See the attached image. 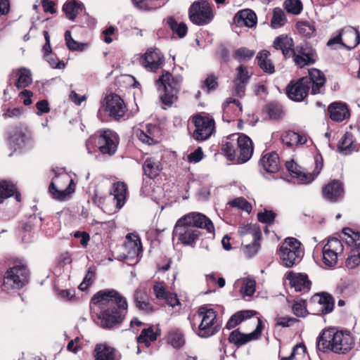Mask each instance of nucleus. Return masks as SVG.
<instances>
[{"instance_id": "nucleus-1", "label": "nucleus", "mask_w": 360, "mask_h": 360, "mask_svg": "<svg viewBox=\"0 0 360 360\" xmlns=\"http://www.w3.org/2000/svg\"><path fill=\"white\" fill-rule=\"evenodd\" d=\"M91 302L99 306L101 311L97 317L99 326L104 329L120 325L127 314V299L114 289L99 290L91 297Z\"/></svg>"}, {"instance_id": "nucleus-2", "label": "nucleus", "mask_w": 360, "mask_h": 360, "mask_svg": "<svg viewBox=\"0 0 360 360\" xmlns=\"http://www.w3.org/2000/svg\"><path fill=\"white\" fill-rule=\"evenodd\" d=\"M198 229H205L208 233H214L212 221L200 212H190L180 218L176 223L173 236L184 245L194 246L202 233Z\"/></svg>"}, {"instance_id": "nucleus-3", "label": "nucleus", "mask_w": 360, "mask_h": 360, "mask_svg": "<svg viewBox=\"0 0 360 360\" xmlns=\"http://www.w3.org/2000/svg\"><path fill=\"white\" fill-rule=\"evenodd\" d=\"M316 343L318 349L323 353L345 354L352 348L354 339L348 331L329 328L319 335Z\"/></svg>"}, {"instance_id": "nucleus-4", "label": "nucleus", "mask_w": 360, "mask_h": 360, "mask_svg": "<svg viewBox=\"0 0 360 360\" xmlns=\"http://www.w3.org/2000/svg\"><path fill=\"white\" fill-rule=\"evenodd\" d=\"M181 82V76H172L168 71L162 70L155 83L158 90L163 92L160 95V99L164 105L171 106L177 101Z\"/></svg>"}, {"instance_id": "nucleus-5", "label": "nucleus", "mask_w": 360, "mask_h": 360, "mask_svg": "<svg viewBox=\"0 0 360 360\" xmlns=\"http://www.w3.org/2000/svg\"><path fill=\"white\" fill-rule=\"evenodd\" d=\"M30 271L23 264H15L0 275V287L3 290H20L29 282Z\"/></svg>"}, {"instance_id": "nucleus-6", "label": "nucleus", "mask_w": 360, "mask_h": 360, "mask_svg": "<svg viewBox=\"0 0 360 360\" xmlns=\"http://www.w3.org/2000/svg\"><path fill=\"white\" fill-rule=\"evenodd\" d=\"M278 254L281 264L287 268H291L300 263L304 253L302 244L297 239L288 237L280 245Z\"/></svg>"}, {"instance_id": "nucleus-7", "label": "nucleus", "mask_w": 360, "mask_h": 360, "mask_svg": "<svg viewBox=\"0 0 360 360\" xmlns=\"http://www.w3.org/2000/svg\"><path fill=\"white\" fill-rule=\"evenodd\" d=\"M52 172L55 176L49 185V192L53 198L63 200L75 191V184L70 176L65 172L64 168L53 169Z\"/></svg>"}, {"instance_id": "nucleus-8", "label": "nucleus", "mask_w": 360, "mask_h": 360, "mask_svg": "<svg viewBox=\"0 0 360 360\" xmlns=\"http://www.w3.org/2000/svg\"><path fill=\"white\" fill-rule=\"evenodd\" d=\"M198 316L201 319L196 334L201 338H208L214 335L221 329L217 323V312L206 305L199 307Z\"/></svg>"}, {"instance_id": "nucleus-9", "label": "nucleus", "mask_w": 360, "mask_h": 360, "mask_svg": "<svg viewBox=\"0 0 360 360\" xmlns=\"http://www.w3.org/2000/svg\"><path fill=\"white\" fill-rule=\"evenodd\" d=\"M124 101L117 94H110L105 98L98 111V117L102 119V114L107 113L114 120H120L127 112Z\"/></svg>"}, {"instance_id": "nucleus-10", "label": "nucleus", "mask_w": 360, "mask_h": 360, "mask_svg": "<svg viewBox=\"0 0 360 360\" xmlns=\"http://www.w3.org/2000/svg\"><path fill=\"white\" fill-rule=\"evenodd\" d=\"M191 21L198 26L210 23L214 18L211 6L206 0L194 1L189 8Z\"/></svg>"}, {"instance_id": "nucleus-11", "label": "nucleus", "mask_w": 360, "mask_h": 360, "mask_svg": "<svg viewBox=\"0 0 360 360\" xmlns=\"http://www.w3.org/2000/svg\"><path fill=\"white\" fill-rule=\"evenodd\" d=\"M316 167L312 173L304 172L302 168L293 160L285 162V167L293 178H297L302 184H309L319 174L323 168V158H316Z\"/></svg>"}, {"instance_id": "nucleus-12", "label": "nucleus", "mask_w": 360, "mask_h": 360, "mask_svg": "<svg viewBox=\"0 0 360 360\" xmlns=\"http://www.w3.org/2000/svg\"><path fill=\"white\" fill-rule=\"evenodd\" d=\"M10 146L15 150L29 146L32 142V134L27 127L22 124L13 126L8 132Z\"/></svg>"}, {"instance_id": "nucleus-13", "label": "nucleus", "mask_w": 360, "mask_h": 360, "mask_svg": "<svg viewBox=\"0 0 360 360\" xmlns=\"http://www.w3.org/2000/svg\"><path fill=\"white\" fill-rule=\"evenodd\" d=\"M293 62L299 68H303L307 65L314 64L318 56L316 51L308 44L297 45L292 56Z\"/></svg>"}, {"instance_id": "nucleus-14", "label": "nucleus", "mask_w": 360, "mask_h": 360, "mask_svg": "<svg viewBox=\"0 0 360 360\" xmlns=\"http://www.w3.org/2000/svg\"><path fill=\"white\" fill-rule=\"evenodd\" d=\"M193 123L195 127L193 137L197 141L207 139L214 131V120L209 117L196 115L193 117Z\"/></svg>"}, {"instance_id": "nucleus-15", "label": "nucleus", "mask_w": 360, "mask_h": 360, "mask_svg": "<svg viewBox=\"0 0 360 360\" xmlns=\"http://www.w3.org/2000/svg\"><path fill=\"white\" fill-rule=\"evenodd\" d=\"M119 143L118 135L110 129H103L98 136L97 145L103 155H113Z\"/></svg>"}, {"instance_id": "nucleus-16", "label": "nucleus", "mask_w": 360, "mask_h": 360, "mask_svg": "<svg viewBox=\"0 0 360 360\" xmlns=\"http://www.w3.org/2000/svg\"><path fill=\"white\" fill-rule=\"evenodd\" d=\"M310 82L311 79L304 77L297 80H292L286 86L288 97L296 102L303 101L309 94Z\"/></svg>"}, {"instance_id": "nucleus-17", "label": "nucleus", "mask_w": 360, "mask_h": 360, "mask_svg": "<svg viewBox=\"0 0 360 360\" xmlns=\"http://www.w3.org/2000/svg\"><path fill=\"white\" fill-rule=\"evenodd\" d=\"M262 328V322L258 319L257 326L254 331L249 334H244L239 329H236L230 333L229 342L239 348L252 340H257L261 335Z\"/></svg>"}, {"instance_id": "nucleus-18", "label": "nucleus", "mask_w": 360, "mask_h": 360, "mask_svg": "<svg viewBox=\"0 0 360 360\" xmlns=\"http://www.w3.org/2000/svg\"><path fill=\"white\" fill-rule=\"evenodd\" d=\"M253 153V146L251 139L245 134L237 138L236 162L243 164L248 161Z\"/></svg>"}, {"instance_id": "nucleus-19", "label": "nucleus", "mask_w": 360, "mask_h": 360, "mask_svg": "<svg viewBox=\"0 0 360 360\" xmlns=\"http://www.w3.org/2000/svg\"><path fill=\"white\" fill-rule=\"evenodd\" d=\"M164 60V56L158 49H150L146 51L143 56L140 59L141 64L152 72H155L159 69Z\"/></svg>"}, {"instance_id": "nucleus-20", "label": "nucleus", "mask_w": 360, "mask_h": 360, "mask_svg": "<svg viewBox=\"0 0 360 360\" xmlns=\"http://www.w3.org/2000/svg\"><path fill=\"white\" fill-rule=\"evenodd\" d=\"M344 193L345 191L342 183L339 180L335 179L324 186L322 189V193L324 198L332 202H335L342 199Z\"/></svg>"}, {"instance_id": "nucleus-21", "label": "nucleus", "mask_w": 360, "mask_h": 360, "mask_svg": "<svg viewBox=\"0 0 360 360\" xmlns=\"http://www.w3.org/2000/svg\"><path fill=\"white\" fill-rule=\"evenodd\" d=\"M243 229L245 231H242L243 233H250L252 236V242L245 246V253L248 257H252L260 248L261 231L256 225H248Z\"/></svg>"}, {"instance_id": "nucleus-22", "label": "nucleus", "mask_w": 360, "mask_h": 360, "mask_svg": "<svg viewBox=\"0 0 360 360\" xmlns=\"http://www.w3.org/2000/svg\"><path fill=\"white\" fill-rule=\"evenodd\" d=\"M286 278L297 292H307L311 288V283L305 274L290 271L286 275Z\"/></svg>"}, {"instance_id": "nucleus-23", "label": "nucleus", "mask_w": 360, "mask_h": 360, "mask_svg": "<svg viewBox=\"0 0 360 360\" xmlns=\"http://www.w3.org/2000/svg\"><path fill=\"white\" fill-rule=\"evenodd\" d=\"M273 47L276 50L281 51L285 59L292 57L295 48L293 39L287 34H281L276 37L274 40Z\"/></svg>"}, {"instance_id": "nucleus-24", "label": "nucleus", "mask_w": 360, "mask_h": 360, "mask_svg": "<svg viewBox=\"0 0 360 360\" xmlns=\"http://www.w3.org/2000/svg\"><path fill=\"white\" fill-rule=\"evenodd\" d=\"M328 112L330 118L335 122H342L349 116L347 105L342 102H333L330 104Z\"/></svg>"}, {"instance_id": "nucleus-25", "label": "nucleus", "mask_w": 360, "mask_h": 360, "mask_svg": "<svg viewBox=\"0 0 360 360\" xmlns=\"http://www.w3.org/2000/svg\"><path fill=\"white\" fill-rule=\"evenodd\" d=\"M12 196H14L16 201L20 202V193L18 191L16 186L11 181L0 180V204Z\"/></svg>"}, {"instance_id": "nucleus-26", "label": "nucleus", "mask_w": 360, "mask_h": 360, "mask_svg": "<svg viewBox=\"0 0 360 360\" xmlns=\"http://www.w3.org/2000/svg\"><path fill=\"white\" fill-rule=\"evenodd\" d=\"M233 21L237 26L252 27L257 24V15L252 10L244 9L235 15Z\"/></svg>"}, {"instance_id": "nucleus-27", "label": "nucleus", "mask_w": 360, "mask_h": 360, "mask_svg": "<svg viewBox=\"0 0 360 360\" xmlns=\"http://www.w3.org/2000/svg\"><path fill=\"white\" fill-rule=\"evenodd\" d=\"M305 77L311 79L310 84L309 85V91L311 89L312 94H317L321 93V89L326 83V78L324 74L318 69H311L309 71V76Z\"/></svg>"}, {"instance_id": "nucleus-28", "label": "nucleus", "mask_w": 360, "mask_h": 360, "mask_svg": "<svg viewBox=\"0 0 360 360\" xmlns=\"http://www.w3.org/2000/svg\"><path fill=\"white\" fill-rule=\"evenodd\" d=\"M95 360H119L116 350L105 344L96 345L94 350Z\"/></svg>"}, {"instance_id": "nucleus-29", "label": "nucleus", "mask_w": 360, "mask_h": 360, "mask_svg": "<svg viewBox=\"0 0 360 360\" xmlns=\"http://www.w3.org/2000/svg\"><path fill=\"white\" fill-rule=\"evenodd\" d=\"M111 194L113 200L116 202V207L121 209L126 202L127 195V184L122 181H117L112 185Z\"/></svg>"}, {"instance_id": "nucleus-30", "label": "nucleus", "mask_w": 360, "mask_h": 360, "mask_svg": "<svg viewBox=\"0 0 360 360\" xmlns=\"http://www.w3.org/2000/svg\"><path fill=\"white\" fill-rule=\"evenodd\" d=\"M260 165L269 173H275L279 169V157L276 152L264 155L259 160Z\"/></svg>"}, {"instance_id": "nucleus-31", "label": "nucleus", "mask_w": 360, "mask_h": 360, "mask_svg": "<svg viewBox=\"0 0 360 360\" xmlns=\"http://www.w3.org/2000/svg\"><path fill=\"white\" fill-rule=\"evenodd\" d=\"M311 302L317 303L321 306V311L322 314L330 313L334 308V300L333 297L326 292L316 294L311 298Z\"/></svg>"}, {"instance_id": "nucleus-32", "label": "nucleus", "mask_w": 360, "mask_h": 360, "mask_svg": "<svg viewBox=\"0 0 360 360\" xmlns=\"http://www.w3.org/2000/svg\"><path fill=\"white\" fill-rule=\"evenodd\" d=\"M142 167L144 175L150 179H155L162 170L160 162L153 158H147Z\"/></svg>"}, {"instance_id": "nucleus-33", "label": "nucleus", "mask_w": 360, "mask_h": 360, "mask_svg": "<svg viewBox=\"0 0 360 360\" xmlns=\"http://www.w3.org/2000/svg\"><path fill=\"white\" fill-rule=\"evenodd\" d=\"M12 74H15V76L17 77L14 85L18 89L27 87L32 82L31 71L27 68H20L15 71H13Z\"/></svg>"}, {"instance_id": "nucleus-34", "label": "nucleus", "mask_w": 360, "mask_h": 360, "mask_svg": "<svg viewBox=\"0 0 360 360\" xmlns=\"http://www.w3.org/2000/svg\"><path fill=\"white\" fill-rule=\"evenodd\" d=\"M257 312L254 310H242L233 314L227 321L225 328L228 330L234 328L245 320L256 315Z\"/></svg>"}, {"instance_id": "nucleus-35", "label": "nucleus", "mask_w": 360, "mask_h": 360, "mask_svg": "<svg viewBox=\"0 0 360 360\" xmlns=\"http://www.w3.org/2000/svg\"><path fill=\"white\" fill-rule=\"evenodd\" d=\"M270 52L267 50L260 51L257 56L259 67L264 72L269 74H273L275 72V68L271 60L269 59Z\"/></svg>"}, {"instance_id": "nucleus-36", "label": "nucleus", "mask_w": 360, "mask_h": 360, "mask_svg": "<svg viewBox=\"0 0 360 360\" xmlns=\"http://www.w3.org/2000/svg\"><path fill=\"white\" fill-rule=\"evenodd\" d=\"M82 5L78 0H68L63 6V11L69 20H74L82 11Z\"/></svg>"}, {"instance_id": "nucleus-37", "label": "nucleus", "mask_w": 360, "mask_h": 360, "mask_svg": "<svg viewBox=\"0 0 360 360\" xmlns=\"http://www.w3.org/2000/svg\"><path fill=\"white\" fill-rule=\"evenodd\" d=\"M340 32L341 33V37L342 36V34H345L347 39L354 38V40L351 46L347 45L345 44L346 49L352 50L360 44V33L356 28L348 26L341 29Z\"/></svg>"}, {"instance_id": "nucleus-38", "label": "nucleus", "mask_w": 360, "mask_h": 360, "mask_svg": "<svg viewBox=\"0 0 360 360\" xmlns=\"http://www.w3.org/2000/svg\"><path fill=\"white\" fill-rule=\"evenodd\" d=\"M353 135L350 132H346L338 144V150L345 155L351 153L355 148L353 146Z\"/></svg>"}, {"instance_id": "nucleus-39", "label": "nucleus", "mask_w": 360, "mask_h": 360, "mask_svg": "<svg viewBox=\"0 0 360 360\" xmlns=\"http://www.w3.org/2000/svg\"><path fill=\"white\" fill-rule=\"evenodd\" d=\"M167 342L174 348H181L185 344L184 336L179 330L172 329L168 333Z\"/></svg>"}, {"instance_id": "nucleus-40", "label": "nucleus", "mask_w": 360, "mask_h": 360, "mask_svg": "<svg viewBox=\"0 0 360 360\" xmlns=\"http://www.w3.org/2000/svg\"><path fill=\"white\" fill-rule=\"evenodd\" d=\"M167 24L172 32L177 34L179 38H183L186 35L188 28L185 23H178L174 17L170 16L167 18Z\"/></svg>"}, {"instance_id": "nucleus-41", "label": "nucleus", "mask_w": 360, "mask_h": 360, "mask_svg": "<svg viewBox=\"0 0 360 360\" xmlns=\"http://www.w3.org/2000/svg\"><path fill=\"white\" fill-rule=\"evenodd\" d=\"M342 233L347 236L346 243L348 245H353V249H360V232L354 231L351 228L347 227L343 229Z\"/></svg>"}, {"instance_id": "nucleus-42", "label": "nucleus", "mask_w": 360, "mask_h": 360, "mask_svg": "<svg viewBox=\"0 0 360 360\" xmlns=\"http://www.w3.org/2000/svg\"><path fill=\"white\" fill-rule=\"evenodd\" d=\"M231 103H233L237 107H238V110H239L240 112H241L242 110H243L242 104H241V103L238 100L233 98H228L226 100V102L223 104V112H224V113H223V120L226 121L227 122H230L231 119L233 118L229 115L230 111H231V106H230Z\"/></svg>"}, {"instance_id": "nucleus-43", "label": "nucleus", "mask_w": 360, "mask_h": 360, "mask_svg": "<svg viewBox=\"0 0 360 360\" xmlns=\"http://www.w3.org/2000/svg\"><path fill=\"white\" fill-rule=\"evenodd\" d=\"M285 22L286 18L284 12L279 8H275L271 20V27L274 29H277L284 25Z\"/></svg>"}, {"instance_id": "nucleus-44", "label": "nucleus", "mask_w": 360, "mask_h": 360, "mask_svg": "<svg viewBox=\"0 0 360 360\" xmlns=\"http://www.w3.org/2000/svg\"><path fill=\"white\" fill-rule=\"evenodd\" d=\"M148 340L151 342L156 340L155 335H154L153 326H150L148 328H143L139 336L137 338L138 343H144L147 347L150 345Z\"/></svg>"}, {"instance_id": "nucleus-45", "label": "nucleus", "mask_w": 360, "mask_h": 360, "mask_svg": "<svg viewBox=\"0 0 360 360\" xmlns=\"http://www.w3.org/2000/svg\"><path fill=\"white\" fill-rule=\"evenodd\" d=\"M255 52L246 47H240L236 50L233 58L238 62H245L251 59Z\"/></svg>"}, {"instance_id": "nucleus-46", "label": "nucleus", "mask_w": 360, "mask_h": 360, "mask_svg": "<svg viewBox=\"0 0 360 360\" xmlns=\"http://www.w3.org/2000/svg\"><path fill=\"white\" fill-rule=\"evenodd\" d=\"M218 77L214 74L209 75L207 78L202 82L201 89L210 93L218 88Z\"/></svg>"}, {"instance_id": "nucleus-47", "label": "nucleus", "mask_w": 360, "mask_h": 360, "mask_svg": "<svg viewBox=\"0 0 360 360\" xmlns=\"http://www.w3.org/2000/svg\"><path fill=\"white\" fill-rule=\"evenodd\" d=\"M283 6L288 13L293 15H298L302 11V4L300 0H285Z\"/></svg>"}, {"instance_id": "nucleus-48", "label": "nucleus", "mask_w": 360, "mask_h": 360, "mask_svg": "<svg viewBox=\"0 0 360 360\" xmlns=\"http://www.w3.org/2000/svg\"><path fill=\"white\" fill-rule=\"evenodd\" d=\"M323 262L328 267H333L338 263V255L335 252L327 250L323 247L322 249Z\"/></svg>"}, {"instance_id": "nucleus-49", "label": "nucleus", "mask_w": 360, "mask_h": 360, "mask_svg": "<svg viewBox=\"0 0 360 360\" xmlns=\"http://www.w3.org/2000/svg\"><path fill=\"white\" fill-rule=\"evenodd\" d=\"M65 39L68 48L72 51H82L86 46L85 44L78 42L72 38L71 32L67 30L65 32Z\"/></svg>"}, {"instance_id": "nucleus-50", "label": "nucleus", "mask_w": 360, "mask_h": 360, "mask_svg": "<svg viewBox=\"0 0 360 360\" xmlns=\"http://www.w3.org/2000/svg\"><path fill=\"white\" fill-rule=\"evenodd\" d=\"M296 27L300 34L309 37L314 35L316 32L314 25L307 21L297 22Z\"/></svg>"}, {"instance_id": "nucleus-51", "label": "nucleus", "mask_w": 360, "mask_h": 360, "mask_svg": "<svg viewBox=\"0 0 360 360\" xmlns=\"http://www.w3.org/2000/svg\"><path fill=\"white\" fill-rule=\"evenodd\" d=\"M236 71L237 73L233 81L238 82L242 84H248L251 77V74L249 73L247 68L240 65L236 68Z\"/></svg>"}, {"instance_id": "nucleus-52", "label": "nucleus", "mask_w": 360, "mask_h": 360, "mask_svg": "<svg viewBox=\"0 0 360 360\" xmlns=\"http://www.w3.org/2000/svg\"><path fill=\"white\" fill-rule=\"evenodd\" d=\"M360 264V248L352 249L350 255L346 260V266L347 268L353 269Z\"/></svg>"}, {"instance_id": "nucleus-53", "label": "nucleus", "mask_w": 360, "mask_h": 360, "mask_svg": "<svg viewBox=\"0 0 360 360\" xmlns=\"http://www.w3.org/2000/svg\"><path fill=\"white\" fill-rule=\"evenodd\" d=\"M276 214L272 210H264L263 212H258L257 219L261 223L271 225L276 218Z\"/></svg>"}, {"instance_id": "nucleus-54", "label": "nucleus", "mask_w": 360, "mask_h": 360, "mask_svg": "<svg viewBox=\"0 0 360 360\" xmlns=\"http://www.w3.org/2000/svg\"><path fill=\"white\" fill-rule=\"evenodd\" d=\"M221 150L230 161L235 160L236 158V149L231 142L226 141L221 144Z\"/></svg>"}, {"instance_id": "nucleus-55", "label": "nucleus", "mask_w": 360, "mask_h": 360, "mask_svg": "<svg viewBox=\"0 0 360 360\" xmlns=\"http://www.w3.org/2000/svg\"><path fill=\"white\" fill-rule=\"evenodd\" d=\"M266 112L271 120H278L282 113V107L277 103H269L266 107Z\"/></svg>"}, {"instance_id": "nucleus-56", "label": "nucleus", "mask_w": 360, "mask_h": 360, "mask_svg": "<svg viewBox=\"0 0 360 360\" xmlns=\"http://www.w3.org/2000/svg\"><path fill=\"white\" fill-rule=\"evenodd\" d=\"M292 310L293 314L298 317H305L308 314L304 300L295 301L292 306Z\"/></svg>"}, {"instance_id": "nucleus-57", "label": "nucleus", "mask_w": 360, "mask_h": 360, "mask_svg": "<svg viewBox=\"0 0 360 360\" xmlns=\"http://www.w3.org/2000/svg\"><path fill=\"white\" fill-rule=\"evenodd\" d=\"M323 247L326 248L327 250L335 252L337 254L341 253L344 248L342 242L337 238H330Z\"/></svg>"}, {"instance_id": "nucleus-58", "label": "nucleus", "mask_w": 360, "mask_h": 360, "mask_svg": "<svg viewBox=\"0 0 360 360\" xmlns=\"http://www.w3.org/2000/svg\"><path fill=\"white\" fill-rule=\"evenodd\" d=\"M232 207H237L242 210L250 212L252 209L251 205L243 197L236 198L229 203Z\"/></svg>"}, {"instance_id": "nucleus-59", "label": "nucleus", "mask_w": 360, "mask_h": 360, "mask_svg": "<svg viewBox=\"0 0 360 360\" xmlns=\"http://www.w3.org/2000/svg\"><path fill=\"white\" fill-rule=\"evenodd\" d=\"M297 137H298L297 133H296L293 131H288L282 135L281 140L284 145L290 148V147L296 145Z\"/></svg>"}, {"instance_id": "nucleus-60", "label": "nucleus", "mask_w": 360, "mask_h": 360, "mask_svg": "<svg viewBox=\"0 0 360 360\" xmlns=\"http://www.w3.org/2000/svg\"><path fill=\"white\" fill-rule=\"evenodd\" d=\"M296 318L289 316H279L276 318V325L283 328H288L298 322Z\"/></svg>"}, {"instance_id": "nucleus-61", "label": "nucleus", "mask_w": 360, "mask_h": 360, "mask_svg": "<svg viewBox=\"0 0 360 360\" xmlns=\"http://www.w3.org/2000/svg\"><path fill=\"white\" fill-rule=\"evenodd\" d=\"M149 134H150V130L149 129V126H147V131L140 130L137 132V137L144 143H147L148 145H153L156 143L157 141H155Z\"/></svg>"}, {"instance_id": "nucleus-62", "label": "nucleus", "mask_w": 360, "mask_h": 360, "mask_svg": "<svg viewBox=\"0 0 360 360\" xmlns=\"http://www.w3.org/2000/svg\"><path fill=\"white\" fill-rule=\"evenodd\" d=\"M147 300V290L145 287H138L134 293V302L136 304Z\"/></svg>"}, {"instance_id": "nucleus-63", "label": "nucleus", "mask_w": 360, "mask_h": 360, "mask_svg": "<svg viewBox=\"0 0 360 360\" xmlns=\"http://www.w3.org/2000/svg\"><path fill=\"white\" fill-rule=\"evenodd\" d=\"M203 158V152L201 147H198L193 152L187 156L188 161L191 163H196L200 162Z\"/></svg>"}, {"instance_id": "nucleus-64", "label": "nucleus", "mask_w": 360, "mask_h": 360, "mask_svg": "<svg viewBox=\"0 0 360 360\" xmlns=\"http://www.w3.org/2000/svg\"><path fill=\"white\" fill-rule=\"evenodd\" d=\"M153 291H154V293L155 295V297L158 299H159V300L160 299L164 300L165 297L169 292V291L167 290L165 287L163 285L160 284V283H158V284L154 285V286H153Z\"/></svg>"}]
</instances>
